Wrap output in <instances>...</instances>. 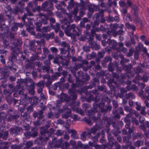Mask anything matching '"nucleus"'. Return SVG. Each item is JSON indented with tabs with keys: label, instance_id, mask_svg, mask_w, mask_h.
Masks as SVG:
<instances>
[{
	"label": "nucleus",
	"instance_id": "f257e3e1",
	"mask_svg": "<svg viewBox=\"0 0 149 149\" xmlns=\"http://www.w3.org/2000/svg\"><path fill=\"white\" fill-rule=\"evenodd\" d=\"M68 17H64L62 21L63 23L64 24V26L66 25L64 29L65 33L68 36L74 38L79 36L81 34V30L76 27L74 24L70 25V21L72 19V16L70 14H67Z\"/></svg>",
	"mask_w": 149,
	"mask_h": 149
},
{
	"label": "nucleus",
	"instance_id": "f03ea898",
	"mask_svg": "<svg viewBox=\"0 0 149 149\" xmlns=\"http://www.w3.org/2000/svg\"><path fill=\"white\" fill-rule=\"evenodd\" d=\"M71 88L68 89V93L71 97L72 103L71 107L73 111L81 115V116L84 115V113L82 110L79 108L80 103L79 102H76V99L77 98V93L79 91L77 90L76 87H79L78 84L72 83Z\"/></svg>",
	"mask_w": 149,
	"mask_h": 149
},
{
	"label": "nucleus",
	"instance_id": "7ed1b4c3",
	"mask_svg": "<svg viewBox=\"0 0 149 149\" xmlns=\"http://www.w3.org/2000/svg\"><path fill=\"white\" fill-rule=\"evenodd\" d=\"M37 17V19L34 22L37 31L40 32H47L49 31L50 28L48 26L43 27L42 29H41L42 24H47L48 17L45 14L40 13Z\"/></svg>",
	"mask_w": 149,
	"mask_h": 149
},
{
	"label": "nucleus",
	"instance_id": "20e7f679",
	"mask_svg": "<svg viewBox=\"0 0 149 149\" xmlns=\"http://www.w3.org/2000/svg\"><path fill=\"white\" fill-rule=\"evenodd\" d=\"M12 44L14 46V47H11L10 48L12 52L10 56L8 57V62L7 61V63H12L13 64L14 61H17V56L21 52V49L18 46H21L22 45V42L21 40H17L14 41L12 42Z\"/></svg>",
	"mask_w": 149,
	"mask_h": 149
},
{
	"label": "nucleus",
	"instance_id": "39448f33",
	"mask_svg": "<svg viewBox=\"0 0 149 149\" xmlns=\"http://www.w3.org/2000/svg\"><path fill=\"white\" fill-rule=\"evenodd\" d=\"M99 93L97 90L94 89L92 91H89L88 93L85 96H81V100L83 101H86L90 102L91 101L94 102H98L100 101V98L98 96Z\"/></svg>",
	"mask_w": 149,
	"mask_h": 149
},
{
	"label": "nucleus",
	"instance_id": "423d86ee",
	"mask_svg": "<svg viewBox=\"0 0 149 149\" xmlns=\"http://www.w3.org/2000/svg\"><path fill=\"white\" fill-rule=\"evenodd\" d=\"M104 11L101 10L99 11L98 13H96L94 14L95 20L94 21V24L95 26H98L100 23H104L106 21L105 19L104 18Z\"/></svg>",
	"mask_w": 149,
	"mask_h": 149
},
{
	"label": "nucleus",
	"instance_id": "0eeeda50",
	"mask_svg": "<svg viewBox=\"0 0 149 149\" xmlns=\"http://www.w3.org/2000/svg\"><path fill=\"white\" fill-rule=\"evenodd\" d=\"M54 130L52 128H50L49 131L44 130L40 132V140L41 142L46 141L49 139V137H51L52 133H53Z\"/></svg>",
	"mask_w": 149,
	"mask_h": 149
},
{
	"label": "nucleus",
	"instance_id": "6e6552de",
	"mask_svg": "<svg viewBox=\"0 0 149 149\" xmlns=\"http://www.w3.org/2000/svg\"><path fill=\"white\" fill-rule=\"evenodd\" d=\"M124 27V25L123 24H118L116 23L113 24V29L114 30L113 31L114 35L116 36L122 34L123 33V30Z\"/></svg>",
	"mask_w": 149,
	"mask_h": 149
},
{
	"label": "nucleus",
	"instance_id": "1a4fd4ad",
	"mask_svg": "<svg viewBox=\"0 0 149 149\" xmlns=\"http://www.w3.org/2000/svg\"><path fill=\"white\" fill-rule=\"evenodd\" d=\"M56 145H55L57 148H60L62 149H68L69 146V144L67 142H65L64 143L62 138L58 139V140L56 139Z\"/></svg>",
	"mask_w": 149,
	"mask_h": 149
},
{
	"label": "nucleus",
	"instance_id": "9d476101",
	"mask_svg": "<svg viewBox=\"0 0 149 149\" xmlns=\"http://www.w3.org/2000/svg\"><path fill=\"white\" fill-rule=\"evenodd\" d=\"M113 113L114 115V116L117 118H119L120 114L124 115V111L123 108L119 107L118 109H113Z\"/></svg>",
	"mask_w": 149,
	"mask_h": 149
},
{
	"label": "nucleus",
	"instance_id": "9b49d317",
	"mask_svg": "<svg viewBox=\"0 0 149 149\" xmlns=\"http://www.w3.org/2000/svg\"><path fill=\"white\" fill-rule=\"evenodd\" d=\"M109 99L108 97H106L105 98L103 99L102 101L98 104V106L99 109L102 113H104L106 111L105 109V104L106 103V100H108Z\"/></svg>",
	"mask_w": 149,
	"mask_h": 149
},
{
	"label": "nucleus",
	"instance_id": "f8f14e48",
	"mask_svg": "<svg viewBox=\"0 0 149 149\" xmlns=\"http://www.w3.org/2000/svg\"><path fill=\"white\" fill-rule=\"evenodd\" d=\"M108 139L109 140V142L108 144H106L104 145V146L105 147H112L113 146H114V143L113 142L114 138L111 136V134L109 133L107 136Z\"/></svg>",
	"mask_w": 149,
	"mask_h": 149
},
{
	"label": "nucleus",
	"instance_id": "ddd939ff",
	"mask_svg": "<svg viewBox=\"0 0 149 149\" xmlns=\"http://www.w3.org/2000/svg\"><path fill=\"white\" fill-rule=\"evenodd\" d=\"M21 128L19 127H11L9 130L11 135L15 134V135L19 134L20 132Z\"/></svg>",
	"mask_w": 149,
	"mask_h": 149
},
{
	"label": "nucleus",
	"instance_id": "4468645a",
	"mask_svg": "<svg viewBox=\"0 0 149 149\" xmlns=\"http://www.w3.org/2000/svg\"><path fill=\"white\" fill-rule=\"evenodd\" d=\"M63 111V109L62 111ZM63 111L64 113L62 115V118H63L67 119L71 116V111L70 109L66 107Z\"/></svg>",
	"mask_w": 149,
	"mask_h": 149
},
{
	"label": "nucleus",
	"instance_id": "2eb2a0df",
	"mask_svg": "<svg viewBox=\"0 0 149 149\" xmlns=\"http://www.w3.org/2000/svg\"><path fill=\"white\" fill-rule=\"evenodd\" d=\"M71 98V102L70 104V105L71 106V104L72 103V102L71 100L72 97L70 96V97H69L67 94L63 93L61 95L60 99L61 101V102H68L70 100Z\"/></svg>",
	"mask_w": 149,
	"mask_h": 149
},
{
	"label": "nucleus",
	"instance_id": "dca6fc26",
	"mask_svg": "<svg viewBox=\"0 0 149 149\" xmlns=\"http://www.w3.org/2000/svg\"><path fill=\"white\" fill-rule=\"evenodd\" d=\"M56 138L54 137L52 139V142H49L48 145H47V149H51V148H57L55 145H56Z\"/></svg>",
	"mask_w": 149,
	"mask_h": 149
},
{
	"label": "nucleus",
	"instance_id": "f3484780",
	"mask_svg": "<svg viewBox=\"0 0 149 149\" xmlns=\"http://www.w3.org/2000/svg\"><path fill=\"white\" fill-rule=\"evenodd\" d=\"M0 73L3 75L5 78L9 75V72L6 67L0 68Z\"/></svg>",
	"mask_w": 149,
	"mask_h": 149
},
{
	"label": "nucleus",
	"instance_id": "a211bd4d",
	"mask_svg": "<svg viewBox=\"0 0 149 149\" xmlns=\"http://www.w3.org/2000/svg\"><path fill=\"white\" fill-rule=\"evenodd\" d=\"M112 61V58L110 56H107L105 57L104 59L101 61L102 65L103 67H105L109 62H111Z\"/></svg>",
	"mask_w": 149,
	"mask_h": 149
},
{
	"label": "nucleus",
	"instance_id": "6ab92c4d",
	"mask_svg": "<svg viewBox=\"0 0 149 149\" xmlns=\"http://www.w3.org/2000/svg\"><path fill=\"white\" fill-rule=\"evenodd\" d=\"M23 26V24L22 23H14L13 26L11 28V30L13 32L16 31L18 29V27L22 28Z\"/></svg>",
	"mask_w": 149,
	"mask_h": 149
},
{
	"label": "nucleus",
	"instance_id": "aec40b11",
	"mask_svg": "<svg viewBox=\"0 0 149 149\" xmlns=\"http://www.w3.org/2000/svg\"><path fill=\"white\" fill-rule=\"evenodd\" d=\"M89 42V44L88 46L89 47L96 50L99 49H100V46L96 42H92V41Z\"/></svg>",
	"mask_w": 149,
	"mask_h": 149
},
{
	"label": "nucleus",
	"instance_id": "412c9836",
	"mask_svg": "<svg viewBox=\"0 0 149 149\" xmlns=\"http://www.w3.org/2000/svg\"><path fill=\"white\" fill-rule=\"evenodd\" d=\"M107 44L111 46L112 49H115L116 48L117 42L114 40H111L110 39H108L107 40Z\"/></svg>",
	"mask_w": 149,
	"mask_h": 149
},
{
	"label": "nucleus",
	"instance_id": "4be33fe9",
	"mask_svg": "<svg viewBox=\"0 0 149 149\" xmlns=\"http://www.w3.org/2000/svg\"><path fill=\"white\" fill-rule=\"evenodd\" d=\"M46 10L45 11L48 12V13L51 15H53V13L52 10L53 9V5L52 2H48Z\"/></svg>",
	"mask_w": 149,
	"mask_h": 149
},
{
	"label": "nucleus",
	"instance_id": "5701e85b",
	"mask_svg": "<svg viewBox=\"0 0 149 149\" xmlns=\"http://www.w3.org/2000/svg\"><path fill=\"white\" fill-rule=\"evenodd\" d=\"M10 144L9 142L1 141L0 143V149H8Z\"/></svg>",
	"mask_w": 149,
	"mask_h": 149
},
{
	"label": "nucleus",
	"instance_id": "b1692460",
	"mask_svg": "<svg viewBox=\"0 0 149 149\" xmlns=\"http://www.w3.org/2000/svg\"><path fill=\"white\" fill-rule=\"evenodd\" d=\"M88 12L90 13H93L94 10H96L97 9V6L93 4L90 3L88 4Z\"/></svg>",
	"mask_w": 149,
	"mask_h": 149
},
{
	"label": "nucleus",
	"instance_id": "393cba45",
	"mask_svg": "<svg viewBox=\"0 0 149 149\" xmlns=\"http://www.w3.org/2000/svg\"><path fill=\"white\" fill-rule=\"evenodd\" d=\"M12 112H13L12 110L10 109L8 113V114L9 115L8 118L13 120H16L19 118V116L17 114H13V113H11Z\"/></svg>",
	"mask_w": 149,
	"mask_h": 149
},
{
	"label": "nucleus",
	"instance_id": "a878e982",
	"mask_svg": "<svg viewBox=\"0 0 149 149\" xmlns=\"http://www.w3.org/2000/svg\"><path fill=\"white\" fill-rule=\"evenodd\" d=\"M91 83L93 87H95L96 86H97L100 84V80L97 78L94 77L91 81Z\"/></svg>",
	"mask_w": 149,
	"mask_h": 149
},
{
	"label": "nucleus",
	"instance_id": "bb28decb",
	"mask_svg": "<svg viewBox=\"0 0 149 149\" xmlns=\"http://www.w3.org/2000/svg\"><path fill=\"white\" fill-rule=\"evenodd\" d=\"M131 8L132 9L131 12L133 14L134 16H137L138 15L139 8L136 5L134 4Z\"/></svg>",
	"mask_w": 149,
	"mask_h": 149
},
{
	"label": "nucleus",
	"instance_id": "cd10ccee",
	"mask_svg": "<svg viewBox=\"0 0 149 149\" xmlns=\"http://www.w3.org/2000/svg\"><path fill=\"white\" fill-rule=\"evenodd\" d=\"M26 30L31 35L33 36L35 35V33L34 31L33 26H31L29 25H26Z\"/></svg>",
	"mask_w": 149,
	"mask_h": 149
},
{
	"label": "nucleus",
	"instance_id": "c85d7f7f",
	"mask_svg": "<svg viewBox=\"0 0 149 149\" xmlns=\"http://www.w3.org/2000/svg\"><path fill=\"white\" fill-rule=\"evenodd\" d=\"M87 35L88 36V41H92L93 39V37L95 36H96V34L95 31L94 30H92L91 31V33H87Z\"/></svg>",
	"mask_w": 149,
	"mask_h": 149
},
{
	"label": "nucleus",
	"instance_id": "c756f323",
	"mask_svg": "<svg viewBox=\"0 0 149 149\" xmlns=\"http://www.w3.org/2000/svg\"><path fill=\"white\" fill-rule=\"evenodd\" d=\"M8 132L7 131L0 132V139L2 138L3 139L6 140L8 138Z\"/></svg>",
	"mask_w": 149,
	"mask_h": 149
},
{
	"label": "nucleus",
	"instance_id": "7c9ffc66",
	"mask_svg": "<svg viewBox=\"0 0 149 149\" xmlns=\"http://www.w3.org/2000/svg\"><path fill=\"white\" fill-rule=\"evenodd\" d=\"M123 69L128 73H130L131 69L132 68V65L131 64H128V65H125L123 66Z\"/></svg>",
	"mask_w": 149,
	"mask_h": 149
},
{
	"label": "nucleus",
	"instance_id": "2f4dec72",
	"mask_svg": "<svg viewBox=\"0 0 149 149\" xmlns=\"http://www.w3.org/2000/svg\"><path fill=\"white\" fill-rule=\"evenodd\" d=\"M97 112V110H95L93 109H91L88 111L87 114L90 118L95 115V113Z\"/></svg>",
	"mask_w": 149,
	"mask_h": 149
},
{
	"label": "nucleus",
	"instance_id": "473e14b6",
	"mask_svg": "<svg viewBox=\"0 0 149 149\" xmlns=\"http://www.w3.org/2000/svg\"><path fill=\"white\" fill-rule=\"evenodd\" d=\"M7 67L13 72H15L16 71V67L14 65V63L12 64V63H7Z\"/></svg>",
	"mask_w": 149,
	"mask_h": 149
},
{
	"label": "nucleus",
	"instance_id": "72a5a7b5",
	"mask_svg": "<svg viewBox=\"0 0 149 149\" xmlns=\"http://www.w3.org/2000/svg\"><path fill=\"white\" fill-rule=\"evenodd\" d=\"M143 134L140 132H138L137 133L133 132L132 136L133 139H136L139 138H141Z\"/></svg>",
	"mask_w": 149,
	"mask_h": 149
},
{
	"label": "nucleus",
	"instance_id": "f704fd0d",
	"mask_svg": "<svg viewBox=\"0 0 149 149\" xmlns=\"http://www.w3.org/2000/svg\"><path fill=\"white\" fill-rule=\"evenodd\" d=\"M7 115L6 113L0 111V123L2 121L3 122H5Z\"/></svg>",
	"mask_w": 149,
	"mask_h": 149
},
{
	"label": "nucleus",
	"instance_id": "c9c22d12",
	"mask_svg": "<svg viewBox=\"0 0 149 149\" xmlns=\"http://www.w3.org/2000/svg\"><path fill=\"white\" fill-rule=\"evenodd\" d=\"M34 66L33 63L29 61V63L26 64L25 68L27 71L31 70L32 69H33Z\"/></svg>",
	"mask_w": 149,
	"mask_h": 149
},
{
	"label": "nucleus",
	"instance_id": "e433bc0d",
	"mask_svg": "<svg viewBox=\"0 0 149 149\" xmlns=\"http://www.w3.org/2000/svg\"><path fill=\"white\" fill-rule=\"evenodd\" d=\"M117 66V64H114L111 62H110L108 65V70L109 71L112 72L114 70L115 67Z\"/></svg>",
	"mask_w": 149,
	"mask_h": 149
},
{
	"label": "nucleus",
	"instance_id": "4c0bfd02",
	"mask_svg": "<svg viewBox=\"0 0 149 149\" xmlns=\"http://www.w3.org/2000/svg\"><path fill=\"white\" fill-rule=\"evenodd\" d=\"M78 68L77 65H75L73 67L70 68L71 72L75 77H76V71L78 70Z\"/></svg>",
	"mask_w": 149,
	"mask_h": 149
},
{
	"label": "nucleus",
	"instance_id": "58836bf2",
	"mask_svg": "<svg viewBox=\"0 0 149 149\" xmlns=\"http://www.w3.org/2000/svg\"><path fill=\"white\" fill-rule=\"evenodd\" d=\"M126 26L127 29H132L133 31L136 30V27L133 24H131L129 22L126 23Z\"/></svg>",
	"mask_w": 149,
	"mask_h": 149
},
{
	"label": "nucleus",
	"instance_id": "ea45409f",
	"mask_svg": "<svg viewBox=\"0 0 149 149\" xmlns=\"http://www.w3.org/2000/svg\"><path fill=\"white\" fill-rule=\"evenodd\" d=\"M38 101V99L36 97H30V102L32 105L37 104Z\"/></svg>",
	"mask_w": 149,
	"mask_h": 149
},
{
	"label": "nucleus",
	"instance_id": "a19ab883",
	"mask_svg": "<svg viewBox=\"0 0 149 149\" xmlns=\"http://www.w3.org/2000/svg\"><path fill=\"white\" fill-rule=\"evenodd\" d=\"M70 132L71 133V137L74 139H77L78 138L77 136V133L76 131L74 130H71Z\"/></svg>",
	"mask_w": 149,
	"mask_h": 149
},
{
	"label": "nucleus",
	"instance_id": "79ce46f5",
	"mask_svg": "<svg viewBox=\"0 0 149 149\" xmlns=\"http://www.w3.org/2000/svg\"><path fill=\"white\" fill-rule=\"evenodd\" d=\"M3 45L4 47L5 48H10H10L11 47H14V46H13H13H10L9 42L8 41H7L6 40V39H3Z\"/></svg>",
	"mask_w": 149,
	"mask_h": 149
},
{
	"label": "nucleus",
	"instance_id": "37998d69",
	"mask_svg": "<svg viewBox=\"0 0 149 149\" xmlns=\"http://www.w3.org/2000/svg\"><path fill=\"white\" fill-rule=\"evenodd\" d=\"M61 73L59 72H56L55 74L52 75L51 79L53 81L57 79L58 78L61 76Z\"/></svg>",
	"mask_w": 149,
	"mask_h": 149
},
{
	"label": "nucleus",
	"instance_id": "c03bdc74",
	"mask_svg": "<svg viewBox=\"0 0 149 149\" xmlns=\"http://www.w3.org/2000/svg\"><path fill=\"white\" fill-rule=\"evenodd\" d=\"M98 128L97 126L96 125H95L89 131V132L88 133V134L89 135H90L91 133L94 134L96 132Z\"/></svg>",
	"mask_w": 149,
	"mask_h": 149
},
{
	"label": "nucleus",
	"instance_id": "a18cd8bd",
	"mask_svg": "<svg viewBox=\"0 0 149 149\" xmlns=\"http://www.w3.org/2000/svg\"><path fill=\"white\" fill-rule=\"evenodd\" d=\"M97 90L104 92H106L107 91V87L105 86L98 85L97 86Z\"/></svg>",
	"mask_w": 149,
	"mask_h": 149
},
{
	"label": "nucleus",
	"instance_id": "49530a36",
	"mask_svg": "<svg viewBox=\"0 0 149 149\" xmlns=\"http://www.w3.org/2000/svg\"><path fill=\"white\" fill-rule=\"evenodd\" d=\"M127 92V91L124 88H122L120 89V93L118 94L119 97L120 98L123 97L124 94Z\"/></svg>",
	"mask_w": 149,
	"mask_h": 149
},
{
	"label": "nucleus",
	"instance_id": "de8ad7c7",
	"mask_svg": "<svg viewBox=\"0 0 149 149\" xmlns=\"http://www.w3.org/2000/svg\"><path fill=\"white\" fill-rule=\"evenodd\" d=\"M111 31H110L109 29H107V30H106V31L104 32H106L108 36H110L112 33L113 34V31L114 30V29H113V25H112L111 26Z\"/></svg>",
	"mask_w": 149,
	"mask_h": 149
},
{
	"label": "nucleus",
	"instance_id": "09e8293b",
	"mask_svg": "<svg viewBox=\"0 0 149 149\" xmlns=\"http://www.w3.org/2000/svg\"><path fill=\"white\" fill-rule=\"evenodd\" d=\"M22 11L21 8H20L18 6H16L15 8H14L13 10V13L15 15L17 14L19 12H22Z\"/></svg>",
	"mask_w": 149,
	"mask_h": 149
},
{
	"label": "nucleus",
	"instance_id": "8fccbe9b",
	"mask_svg": "<svg viewBox=\"0 0 149 149\" xmlns=\"http://www.w3.org/2000/svg\"><path fill=\"white\" fill-rule=\"evenodd\" d=\"M112 125L115 129V130H116L118 133H120L121 132L117 124H116L115 122H113L112 123Z\"/></svg>",
	"mask_w": 149,
	"mask_h": 149
},
{
	"label": "nucleus",
	"instance_id": "3c124183",
	"mask_svg": "<svg viewBox=\"0 0 149 149\" xmlns=\"http://www.w3.org/2000/svg\"><path fill=\"white\" fill-rule=\"evenodd\" d=\"M100 115L99 113L98 114V116L96 117L94 115V116L90 118L93 120V122L96 123L97 122L98 120H100Z\"/></svg>",
	"mask_w": 149,
	"mask_h": 149
},
{
	"label": "nucleus",
	"instance_id": "603ef678",
	"mask_svg": "<svg viewBox=\"0 0 149 149\" xmlns=\"http://www.w3.org/2000/svg\"><path fill=\"white\" fill-rule=\"evenodd\" d=\"M105 19L106 21L108 22H110L113 21V17L109 15L105 17Z\"/></svg>",
	"mask_w": 149,
	"mask_h": 149
},
{
	"label": "nucleus",
	"instance_id": "864d4df0",
	"mask_svg": "<svg viewBox=\"0 0 149 149\" xmlns=\"http://www.w3.org/2000/svg\"><path fill=\"white\" fill-rule=\"evenodd\" d=\"M91 118H88L87 117H85L83 120L86 122L87 124L89 125H92V123L91 120Z\"/></svg>",
	"mask_w": 149,
	"mask_h": 149
},
{
	"label": "nucleus",
	"instance_id": "5fc2aeb1",
	"mask_svg": "<svg viewBox=\"0 0 149 149\" xmlns=\"http://www.w3.org/2000/svg\"><path fill=\"white\" fill-rule=\"evenodd\" d=\"M104 119L105 120L107 121V122L106 126V127H109L110 126L111 124L113 123H112V121L110 119H109L107 117H105Z\"/></svg>",
	"mask_w": 149,
	"mask_h": 149
},
{
	"label": "nucleus",
	"instance_id": "6e6d98bb",
	"mask_svg": "<svg viewBox=\"0 0 149 149\" xmlns=\"http://www.w3.org/2000/svg\"><path fill=\"white\" fill-rule=\"evenodd\" d=\"M70 144L72 146V148L74 149H77L76 143L74 140H71L70 142Z\"/></svg>",
	"mask_w": 149,
	"mask_h": 149
},
{
	"label": "nucleus",
	"instance_id": "4d7b16f0",
	"mask_svg": "<svg viewBox=\"0 0 149 149\" xmlns=\"http://www.w3.org/2000/svg\"><path fill=\"white\" fill-rule=\"evenodd\" d=\"M114 146L115 148H113V146L112 147H109L111 149H120V144L117 142H115Z\"/></svg>",
	"mask_w": 149,
	"mask_h": 149
},
{
	"label": "nucleus",
	"instance_id": "13d9d810",
	"mask_svg": "<svg viewBox=\"0 0 149 149\" xmlns=\"http://www.w3.org/2000/svg\"><path fill=\"white\" fill-rule=\"evenodd\" d=\"M7 79L5 78L4 80L1 81V86L4 88H6L7 86Z\"/></svg>",
	"mask_w": 149,
	"mask_h": 149
},
{
	"label": "nucleus",
	"instance_id": "bf43d9fd",
	"mask_svg": "<svg viewBox=\"0 0 149 149\" xmlns=\"http://www.w3.org/2000/svg\"><path fill=\"white\" fill-rule=\"evenodd\" d=\"M143 142L141 141L138 140L135 142L134 143V145L136 147H139L140 146L141 144L143 145Z\"/></svg>",
	"mask_w": 149,
	"mask_h": 149
},
{
	"label": "nucleus",
	"instance_id": "052dcab7",
	"mask_svg": "<svg viewBox=\"0 0 149 149\" xmlns=\"http://www.w3.org/2000/svg\"><path fill=\"white\" fill-rule=\"evenodd\" d=\"M126 97L127 99H129L130 98L134 99L135 98V97L134 94L132 93H129L128 94H126Z\"/></svg>",
	"mask_w": 149,
	"mask_h": 149
},
{
	"label": "nucleus",
	"instance_id": "680f3d73",
	"mask_svg": "<svg viewBox=\"0 0 149 149\" xmlns=\"http://www.w3.org/2000/svg\"><path fill=\"white\" fill-rule=\"evenodd\" d=\"M100 133H98L96 135L94 136L92 138V139L93 141L95 142L98 141V139L99 137Z\"/></svg>",
	"mask_w": 149,
	"mask_h": 149
},
{
	"label": "nucleus",
	"instance_id": "e2e57ef3",
	"mask_svg": "<svg viewBox=\"0 0 149 149\" xmlns=\"http://www.w3.org/2000/svg\"><path fill=\"white\" fill-rule=\"evenodd\" d=\"M105 134H102L101 138L100 140V142L101 143H105L106 142V140L105 139Z\"/></svg>",
	"mask_w": 149,
	"mask_h": 149
},
{
	"label": "nucleus",
	"instance_id": "0e129e2a",
	"mask_svg": "<svg viewBox=\"0 0 149 149\" xmlns=\"http://www.w3.org/2000/svg\"><path fill=\"white\" fill-rule=\"evenodd\" d=\"M55 32L56 33H57L58 31H60V25L59 23H56V26L54 27Z\"/></svg>",
	"mask_w": 149,
	"mask_h": 149
},
{
	"label": "nucleus",
	"instance_id": "69168bd1",
	"mask_svg": "<svg viewBox=\"0 0 149 149\" xmlns=\"http://www.w3.org/2000/svg\"><path fill=\"white\" fill-rule=\"evenodd\" d=\"M87 135L86 132H84L82 133L80 137L82 140L85 141L86 140V136Z\"/></svg>",
	"mask_w": 149,
	"mask_h": 149
},
{
	"label": "nucleus",
	"instance_id": "338daca9",
	"mask_svg": "<svg viewBox=\"0 0 149 149\" xmlns=\"http://www.w3.org/2000/svg\"><path fill=\"white\" fill-rule=\"evenodd\" d=\"M48 1H45L44 3H42V10L45 11L46 10L47 6L48 3Z\"/></svg>",
	"mask_w": 149,
	"mask_h": 149
},
{
	"label": "nucleus",
	"instance_id": "774afa93",
	"mask_svg": "<svg viewBox=\"0 0 149 149\" xmlns=\"http://www.w3.org/2000/svg\"><path fill=\"white\" fill-rule=\"evenodd\" d=\"M21 118H23V120H26L27 117L28 113L26 112H21Z\"/></svg>",
	"mask_w": 149,
	"mask_h": 149
}]
</instances>
